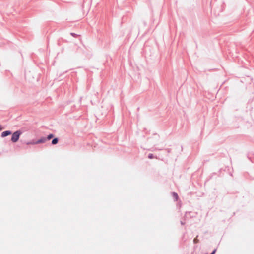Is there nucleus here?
<instances>
[{
	"label": "nucleus",
	"mask_w": 254,
	"mask_h": 254,
	"mask_svg": "<svg viewBox=\"0 0 254 254\" xmlns=\"http://www.w3.org/2000/svg\"><path fill=\"white\" fill-rule=\"evenodd\" d=\"M11 132L10 131H5L2 133L1 136L4 137L11 134Z\"/></svg>",
	"instance_id": "nucleus-2"
},
{
	"label": "nucleus",
	"mask_w": 254,
	"mask_h": 254,
	"mask_svg": "<svg viewBox=\"0 0 254 254\" xmlns=\"http://www.w3.org/2000/svg\"><path fill=\"white\" fill-rule=\"evenodd\" d=\"M216 250H214L211 253V254H215V252H216Z\"/></svg>",
	"instance_id": "nucleus-9"
},
{
	"label": "nucleus",
	"mask_w": 254,
	"mask_h": 254,
	"mask_svg": "<svg viewBox=\"0 0 254 254\" xmlns=\"http://www.w3.org/2000/svg\"><path fill=\"white\" fill-rule=\"evenodd\" d=\"M53 137V135L52 134H50L49 135H48L47 139L48 140H50V139H51Z\"/></svg>",
	"instance_id": "nucleus-6"
},
{
	"label": "nucleus",
	"mask_w": 254,
	"mask_h": 254,
	"mask_svg": "<svg viewBox=\"0 0 254 254\" xmlns=\"http://www.w3.org/2000/svg\"><path fill=\"white\" fill-rule=\"evenodd\" d=\"M21 134V131H19V130L16 131L15 132H14L12 135L11 141L13 142H17L18 140L19 136Z\"/></svg>",
	"instance_id": "nucleus-1"
},
{
	"label": "nucleus",
	"mask_w": 254,
	"mask_h": 254,
	"mask_svg": "<svg viewBox=\"0 0 254 254\" xmlns=\"http://www.w3.org/2000/svg\"><path fill=\"white\" fill-rule=\"evenodd\" d=\"M198 242H199V240L197 239V237L195 238V239H194V240H193L194 243H195V244L197 243H198Z\"/></svg>",
	"instance_id": "nucleus-7"
},
{
	"label": "nucleus",
	"mask_w": 254,
	"mask_h": 254,
	"mask_svg": "<svg viewBox=\"0 0 254 254\" xmlns=\"http://www.w3.org/2000/svg\"><path fill=\"white\" fill-rule=\"evenodd\" d=\"M58 142V138H54V139H53L52 141V143L53 144H56Z\"/></svg>",
	"instance_id": "nucleus-4"
},
{
	"label": "nucleus",
	"mask_w": 254,
	"mask_h": 254,
	"mask_svg": "<svg viewBox=\"0 0 254 254\" xmlns=\"http://www.w3.org/2000/svg\"><path fill=\"white\" fill-rule=\"evenodd\" d=\"M45 141H46V139H45V138L41 139H40V140H38L36 142L34 143V144H38V143H43V142H44Z\"/></svg>",
	"instance_id": "nucleus-3"
},
{
	"label": "nucleus",
	"mask_w": 254,
	"mask_h": 254,
	"mask_svg": "<svg viewBox=\"0 0 254 254\" xmlns=\"http://www.w3.org/2000/svg\"><path fill=\"white\" fill-rule=\"evenodd\" d=\"M1 129V128L0 127V130Z\"/></svg>",
	"instance_id": "nucleus-10"
},
{
	"label": "nucleus",
	"mask_w": 254,
	"mask_h": 254,
	"mask_svg": "<svg viewBox=\"0 0 254 254\" xmlns=\"http://www.w3.org/2000/svg\"><path fill=\"white\" fill-rule=\"evenodd\" d=\"M172 195H173V197L175 198V199L176 200H177L178 198V196L177 194L175 192H173L172 193Z\"/></svg>",
	"instance_id": "nucleus-5"
},
{
	"label": "nucleus",
	"mask_w": 254,
	"mask_h": 254,
	"mask_svg": "<svg viewBox=\"0 0 254 254\" xmlns=\"http://www.w3.org/2000/svg\"><path fill=\"white\" fill-rule=\"evenodd\" d=\"M148 158L149 159H152V158H154V157L153 156V155L152 154H149V155H148Z\"/></svg>",
	"instance_id": "nucleus-8"
}]
</instances>
